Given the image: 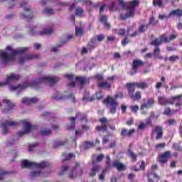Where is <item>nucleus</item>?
I'll return each instance as SVG.
<instances>
[{"label":"nucleus","instance_id":"obj_1","mask_svg":"<svg viewBox=\"0 0 182 182\" xmlns=\"http://www.w3.org/2000/svg\"><path fill=\"white\" fill-rule=\"evenodd\" d=\"M59 82V77L54 76V77H49V76H43L39 79L33 80L31 82H24L21 84H17L14 86H9L11 90H18V89L21 90L23 89H26L28 87H34L36 88L42 83H50V86H53L55 83Z\"/></svg>","mask_w":182,"mask_h":182},{"label":"nucleus","instance_id":"obj_2","mask_svg":"<svg viewBox=\"0 0 182 182\" xmlns=\"http://www.w3.org/2000/svg\"><path fill=\"white\" fill-rule=\"evenodd\" d=\"M28 50H29V47L19 48L16 50H13L10 54L5 51H0V58L4 65H8L9 62L15 60V56L21 55V53H26Z\"/></svg>","mask_w":182,"mask_h":182},{"label":"nucleus","instance_id":"obj_3","mask_svg":"<svg viewBox=\"0 0 182 182\" xmlns=\"http://www.w3.org/2000/svg\"><path fill=\"white\" fill-rule=\"evenodd\" d=\"M139 0H133L132 1H129L127 3V6H126V9L128 11L127 14H120L121 21H126V19H129V18H132V16H134V11L137 6H139Z\"/></svg>","mask_w":182,"mask_h":182},{"label":"nucleus","instance_id":"obj_4","mask_svg":"<svg viewBox=\"0 0 182 182\" xmlns=\"http://www.w3.org/2000/svg\"><path fill=\"white\" fill-rule=\"evenodd\" d=\"M103 105L109 109V113L111 114H116L117 113V107L119 106V102L116 101L114 98L108 95L105 99L102 100Z\"/></svg>","mask_w":182,"mask_h":182},{"label":"nucleus","instance_id":"obj_5","mask_svg":"<svg viewBox=\"0 0 182 182\" xmlns=\"http://www.w3.org/2000/svg\"><path fill=\"white\" fill-rule=\"evenodd\" d=\"M21 167L22 168H32L33 167H36V168H45V167H50V164L49 162L45 161H41L40 164H37L25 159L21 162Z\"/></svg>","mask_w":182,"mask_h":182},{"label":"nucleus","instance_id":"obj_6","mask_svg":"<svg viewBox=\"0 0 182 182\" xmlns=\"http://www.w3.org/2000/svg\"><path fill=\"white\" fill-rule=\"evenodd\" d=\"M22 123L24 130L17 132V135L19 136V137H22V136L31 133V130H36V129H38V126L32 125L30 122L26 121H22Z\"/></svg>","mask_w":182,"mask_h":182},{"label":"nucleus","instance_id":"obj_7","mask_svg":"<svg viewBox=\"0 0 182 182\" xmlns=\"http://www.w3.org/2000/svg\"><path fill=\"white\" fill-rule=\"evenodd\" d=\"M83 175V169L80 168L79 163H75V166L70 169V173L68 174V178L73 180L75 177H80Z\"/></svg>","mask_w":182,"mask_h":182},{"label":"nucleus","instance_id":"obj_8","mask_svg":"<svg viewBox=\"0 0 182 182\" xmlns=\"http://www.w3.org/2000/svg\"><path fill=\"white\" fill-rule=\"evenodd\" d=\"M18 126H19V122H9V120H6L1 124L3 134H8V133H9V131L8 130V127H12L13 129H17Z\"/></svg>","mask_w":182,"mask_h":182},{"label":"nucleus","instance_id":"obj_9","mask_svg":"<svg viewBox=\"0 0 182 182\" xmlns=\"http://www.w3.org/2000/svg\"><path fill=\"white\" fill-rule=\"evenodd\" d=\"M141 66H144V62L141 60H134L132 62V70L128 73L129 75L134 76V75H136L139 72V68H141Z\"/></svg>","mask_w":182,"mask_h":182},{"label":"nucleus","instance_id":"obj_10","mask_svg":"<svg viewBox=\"0 0 182 182\" xmlns=\"http://www.w3.org/2000/svg\"><path fill=\"white\" fill-rule=\"evenodd\" d=\"M105 97V95H103V91L100 90L95 93V96L92 95V97H89L87 95H84L82 97V101L87 100V102H95V100H102Z\"/></svg>","mask_w":182,"mask_h":182},{"label":"nucleus","instance_id":"obj_11","mask_svg":"<svg viewBox=\"0 0 182 182\" xmlns=\"http://www.w3.org/2000/svg\"><path fill=\"white\" fill-rule=\"evenodd\" d=\"M21 79V75H15L14 73H11L9 75L6 76V79L5 82H0V87L2 86H6V85H9L11 82H15L16 80H19Z\"/></svg>","mask_w":182,"mask_h":182},{"label":"nucleus","instance_id":"obj_12","mask_svg":"<svg viewBox=\"0 0 182 182\" xmlns=\"http://www.w3.org/2000/svg\"><path fill=\"white\" fill-rule=\"evenodd\" d=\"M72 97L71 100L73 102L76 103V97L73 96V93H69L67 95H62L59 92H56L53 95V99L55 100H65V99H69Z\"/></svg>","mask_w":182,"mask_h":182},{"label":"nucleus","instance_id":"obj_13","mask_svg":"<svg viewBox=\"0 0 182 182\" xmlns=\"http://www.w3.org/2000/svg\"><path fill=\"white\" fill-rule=\"evenodd\" d=\"M100 123H101L100 125H98L95 127L96 132H107V118L106 117H102L99 119Z\"/></svg>","mask_w":182,"mask_h":182},{"label":"nucleus","instance_id":"obj_14","mask_svg":"<svg viewBox=\"0 0 182 182\" xmlns=\"http://www.w3.org/2000/svg\"><path fill=\"white\" fill-rule=\"evenodd\" d=\"M2 102L7 106V107L2 109L3 113H9V112H12L13 109H15V103H14L12 100L4 99Z\"/></svg>","mask_w":182,"mask_h":182},{"label":"nucleus","instance_id":"obj_15","mask_svg":"<svg viewBox=\"0 0 182 182\" xmlns=\"http://www.w3.org/2000/svg\"><path fill=\"white\" fill-rule=\"evenodd\" d=\"M171 157V151H167L161 154L158 157V161L161 164H166L168 161V159Z\"/></svg>","mask_w":182,"mask_h":182},{"label":"nucleus","instance_id":"obj_16","mask_svg":"<svg viewBox=\"0 0 182 182\" xmlns=\"http://www.w3.org/2000/svg\"><path fill=\"white\" fill-rule=\"evenodd\" d=\"M24 11L26 12V15L23 13L20 14V17L22 19H26L27 22H31L32 21V18H33V12L31 10V8L24 7Z\"/></svg>","mask_w":182,"mask_h":182},{"label":"nucleus","instance_id":"obj_17","mask_svg":"<svg viewBox=\"0 0 182 182\" xmlns=\"http://www.w3.org/2000/svg\"><path fill=\"white\" fill-rule=\"evenodd\" d=\"M150 45H151L152 46H155L154 49V56H157V55H160L159 46L162 45L161 40H159V38H156L151 42Z\"/></svg>","mask_w":182,"mask_h":182},{"label":"nucleus","instance_id":"obj_18","mask_svg":"<svg viewBox=\"0 0 182 182\" xmlns=\"http://www.w3.org/2000/svg\"><path fill=\"white\" fill-rule=\"evenodd\" d=\"M33 59H39V55L36 54H31L25 57H21L18 58V63H20V65H23L26 60H33Z\"/></svg>","mask_w":182,"mask_h":182},{"label":"nucleus","instance_id":"obj_19","mask_svg":"<svg viewBox=\"0 0 182 182\" xmlns=\"http://www.w3.org/2000/svg\"><path fill=\"white\" fill-rule=\"evenodd\" d=\"M129 97H133V94L136 90V82H128L126 84Z\"/></svg>","mask_w":182,"mask_h":182},{"label":"nucleus","instance_id":"obj_20","mask_svg":"<svg viewBox=\"0 0 182 182\" xmlns=\"http://www.w3.org/2000/svg\"><path fill=\"white\" fill-rule=\"evenodd\" d=\"M136 133V129H131L129 131L126 128H122L121 131V137H132L133 134Z\"/></svg>","mask_w":182,"mask_h":182},{"label":"nucleus","instance_id":"obj_21","mask_svg":"<svg viewBox=\"0 0 182 182\" xmlns=\"http://www.w3.org/2000/svg\"><path fill=\"white\" fill-rule=\"evenodd\" d=\"M96 162L92 161V167L90 171L89 176L90 177H95L97 173H99L100 170V165H95ZM95 165V166H94Z\"/></svg>","mask_w":182,"mask_h":182},{"label":"nucleus","instance_id":"obj_22","mask_svg":"<svg viewBox=\"0 0 182 182\" xmlns=\"http://www.w3.org/2000/svg\"><path fill=\"white\" fill-rule=\"evenodd\" d=\"M170 0H153L154 6H157L158 8H164L166 4H168Z\"/></svg>","mask_w":182,"mask_h":182},{"label":"nucleus","instance_id":"obj_23","mask_svg":"<svg viewBox=\"0 0 182 182\" xmlns=\"http://www.w3.org/2000/svg\"><path fill=\"white\" fill-rule=\"evenodd\" d=\"M112 167L117 168L118 171H123L124 170H126V165L120 163L117 160L113 161Z\"/></svg>","mask_w":182,"mask_h":182},{"label":"nucleus","instance_id":"obj_24","mask_svg":"<svg viewBox=\"0 0 182 182\" xmlns=\"http://www.w3.org/2000/svg\"><path fill=\"white\" fill-rule=\"evenodd\" d=\"M154 132L156 133V140H160L163 139V127L161 126H156L154 129Z\"/></svg>","mask_w":182,"mask_h":182},{"label":"nucleus","instance_id":"obj_25","mask_svg":"<svg viewBox=\"0 0 182 182\" xmlns=\"http://www.w3.org/2000/svg\"><path fill=\"white\" fill-rule=\"evenodd\" d=\"M154 105V98H149L146 103L141 105V110H144V109H150Z\"/></svg>","mask_w":182,"mask_h":182},{"label":"nucleus","instance_id":"obj_26","mask_svg":"<svg viewBox=\"0 0 182 182\" xmlns=\"http://www.w3.org/2000/svg\"><path fill=\"white\" fill-rule=\"evenodd\" d=\"M39 100L37 97H33L31 99L23 98L21 100V102L24 105L27 103V105H35V103H38Z\"/></svg>","mask_w":182,"mask_h":182},{"label":"nucleus","instance_id":"obj_27","mask_svg":"<svg viewBox=\"0 0 182 182\" xmlns=\"http://www.w3.org/2000/svg\"><path fill=\"white\" fill-rule=\"evenodd\" d=\"M69 122H70V126L67 125V130H75L76 129V118L75 117H69Z\"/></svg>","mask_w":182,"mask_h":182},{"label":"nucleus","instance_id":"obj_28","mask_svg":"<svg viewBox=\"0 0 182 182\" xmlns=\"http://www.w3.org/2000/svg\"><path fill=\"white\" fill-rule=\"evenodd\" d=\"M97 47V44H96V39L91 38L90 41L87 43V48L88 50H93V49Z\"/></svg>","mask_w":182,"mask_h":182},{"label":"nucleus","instance_id":"obj_29","mask_svg":"<svg viewBox=\"0 0 182 182\" xmlns=\"http://www.w3.org/2000/svg\"><path fill=\"white\" fill-rule=\"evenodd\" d=\"M148 177V182H154V178H158V180H160V177L156 174L154 172H149L147 173Z\"/></svg>","mask_w":182,"mask_h":182},{"label":"nucleus","instance_id":"obj_30","mask_svg":"<svg viewBox=\"0 0 182 182\" xmlns=\"http://www.w3.org/2000/svg\"><path fill=\"white\" fill-rule=\"evenodd\" d=\"M158 102L161 106H166L167 105H170L173 102H170L167 98L164 97H158Z\"/></svg>","mask_w":182,"mask_h":182},{"label":"nucleus","instance_id":"obj_31","mask_svg":"<svg viewBox=\"0 0 182 182\" xmlns=\"http://www.w3.org/2000/svg\"><path fill=\"white\" fill-rule=\"evenodd\" d=\"M75 117H80V122H87V115L81 112H77Z\"/></svg>","mask_w":182,"mask_h":182},{"label":"nucleus","instance_id":"obj_32","mask_svg":"<svg viewBox=\"0 0 182 182\" xmlns=\"http://www.w3.org/2000/svg\"><path fill=\"white\" fill-rule=\"evenodd\" d=\"M76 82H78L80 83L81 86H84V85H86V82H87V79L86 77H82V76H77L75 77Z\"/></svg>","mask_w":182,"mask_h":182},{"label":"nucleus","instance_id":"obj_33","mask_svg":"<svg viewBox=\"0 0 182 182\" xmlns=\"http://www.w3.org/2000/svg\"><path fill=\"white\" fill-rule=\"evenodd\" d=\"M171 16H178V18H182V10L176 9L170 12Z\"/></svg>","mask_w":182,"mask_h":182},{"label":"nucleus","instance_id":"obj_34","mask_svg":"<svg viewBox=\"0 0 182 182\" xmlns=\"http://www.w3.org/2000/svg\"><path fill=\"white\" fill-rule=\"evenodd\" d=\"M178 110H180V109H176V110L172 111L170 107H166V108H165V109L163 112V114H164L165 116H171V114H173V113H177V112H178Z\"/></svg>","mask_w":182,"mask_h":182},{"label":"nucleus","instance_id":"obj_35","mask_svg":"<svg viewBox=\"0 0 182 182\" xmlns=\"http://www.w3.org/2000/svg\"><path fill=\"white\" fill-rule=\"evenodd\" d=\"M98 87H102L103 89H112V84L105 81L98 84Z\"/></svg>","mask_w":182,"mask_h":182},{"label":"nucleus","instance_id":"obj_36","mask_svg":"<svg viewBox=\"0 0 182 182\" xmlns=\"http://www.w3.org/2000/svg\"><path fill=\"white\" fill-rule=\"evenodd\" d=\"M38 33L41 36L43 35H50V33H53V28H44V30L43 31H39Z\"/></svg>","mask_w":182,"mask_h":182},{"label":"nucleus","instance_id":"obj_37","mask_svg":"<svg viewBox=\"0 0 182 182\" xmlns=\"http://www.w3.org/2000/svg\"><path fill=\"white\" fill-rule=\"evenodd\" d=\"M16 0H2L1 2H6V5L8 6L9 9H12L15 6Z\"/></svg>","mask_w":182,"mask_h":182},{"label":"nucleus","instance_id":"obj_38","mask_svg":"<svg viewBox=\"0 0 182 182\" xmlns=\"http://www.w3.org/2000/svg\"><path fill=\"white\" fill-rule=\"evenodd\" d=\"M128 154L131 157L132 163H136V161H137V155H136L134 152L130 149H128Z\"/></svg>","mask_w":182,"mask_h":182},{"label":"nucleus","instance_id":"obj_39","mask_svg":"<svg viewBox=\"0 0 182 182\" xmlns=\"http://www.w3.org/2000/svg\"><path fill=\"white\" fill-rule=\"evenodd\" d=\"M107 161H105L106 167L105 168H107V170H110L112 168V165L111 164V159H110V155H107L106 156Z\"/></svg>","mask_w":182,"mask_h":182},{"label":"nucleus","instance_id":"obj_40","mask_svg":"<svg viewBox=\"0 0 182 182\" xmlns=\"http://www.w3.org/2000/svg\"><path fill=\"white\" fill-rule=\"evenodd\" d=\"M149 29V24H141L138 31L139 32V33H144V32H146V31H147Z\"/></svg>","mask_w":182,"mask_h":182},{"label":"nucleus","instance_id":"obj_41","mask_svg":"<svg viewBox=\"0 0 182 182\" xmlns=\"http://www.w3.org/2000/svg\"><path fill=\"white\" fill-rule=\"evenodd\" d=\"M159 39L161 43H170V40L168 39V37L166 36V34L161 35Z\"/></svg>","mask_w":182,"mask_h":182},{"label":"nucleus","instance_id":"obj_42","mask_svg":"<svg viewBox=\"0 0 182 182\" xmlns=\"http://www.w3.org/2000/svg\"><path fill=\"white\" fill-rule=\"evenodd\" d=\"M136 87L138 89H146L147 87V84L144 82H135Z\"/></svg>","mask_w":182,"mask_h":182},{"label":"nucleus","instance_id":"obj_43","mask_svg":"<svg viewBox=\"0 0 182 182\" xmlns=\"http://www.w3.org/2000/svg\"><path fill=\"white\" fill-rule=\"evenodd\" d=\"M105 35L104 34H100V35H97L94 37H92V39H95V42L97 41V42H102L103 41H105Z\"/></svg>","mask_w":182,"mask_h":182},{"label":"nucleus","instance_id":"obj_44","mask_svg":"<svg viewBox=\"0 0 182 182\" xmlns=\"http://www.w3.org/2000/svg\"><path fill=\"white\" fill-rule=\"evenodd\" d=\"M63 156H65V160L63 161V163H65L68 160H70V159H73V158L75 159V157H76V155H75V154H73L72 153H70L67 156H65V153H63Z\"/></svg>","mask_w":182,"mask_h":182},{"label":"nucleus","instance_id":"obj_45","mask_svg":"<svg viewBox=\"0 0 182 182\" xmlns=\"http://www.w3.org/2000/svg\"><path fill=\"white\" fill-rule=\"evenodd\" d=\"M9 174H11V172L1 170L0 171V181L5 178V176H9Z\"/></svg>","mask_w":182,"mask_h":182},{"label":"nucleus","instance_id":"obj_46","mask_svg":"<svg viewBox=\"0 0 182 182\" xmlns=\"http://www.w3.org/2000/svg\"><path fill=\"white\" fill-rule=\"evenodd\" d=\"M83 13H84L83 9H82L80 7H77L75 9V15H76V16L82 17V16H83Z\"/></svg>","mask_w":182,"mask_h":182},{"label":"nucleus","instance_id":"obj_47","mask_svg":"<svg viewBox=\"0 0 182 182\" xmlns=\"http://www.w3.org/2000/svg\"><path fill=\"white\" fill-rule=\"evenodd\" d=\"M109 169L107 168H104L101 173V174L99 176V180L100 181H105V176H106V172L108 171Z\"/></svg>","mask_w":182,"mask_h":182},{"label":"nucleus","instance_id":"obj_48","mask_svg":"<svg viewBox=\"0 0 182 182\" xmlns=\"http://www.w3.org/2000/svg\"><path fill=\"white\" fill-rule=\"evenodd\" d=\"M69 170V166H63L60 170L59 176H63L66 171Z\"/></svg>","mask_w":182,"mask_h":182},{"label":"nucleus","instance_id":"obj_49","mask_svg":"<svg viewBox=\"0 0 182 182\" xmlns=\"http://www.w3.org/2000/svg\"><path fill=\"white\" fill-rule=\"evenodd\" d=\"M131 99H134V100H140L141 99V93H140V91H137L135 95L133 94V97H130Z\"/></svg>","mask_w":182,"mask_h":182},{"label":"nucleus","instance_id":"obj_50","mask_svg":"<svg viewBox=\"0 0 182 182\" xmlns=\"http://www.w3.org/2000/svg\"><path fill=\"white\" fill-rule=\"evenodd\" d=\"M66 143H68V141H55L54 142V147H59L60 146H64L65 144H66Z\"/></svg>","mask_w":182,"mask_h":182},{"label":"nucleus","instance_id":"obj_51","mask_svg":"<svg viewBox=\"0 0 182 182\" xmlns=\"http://www.w3.org/2000/svg\"><path fill=\"white\" fill-rule=\"evenodd\" d=\"M83 35V29L80 27L75 28V36H82Z\"/></svg>","mask_w":182,"mask_h":182},{"label":"nucleus","instance_id":"obj_52","mask_svg":"<svg viewBox=\"0 0 182 182\" xmlns=\"http://www.w3.org/2000/svg\"><path fill=\"white\" fill-rule=\"evenodd\" d=\"M93 146H94L93 142L85 141V150H89V149H90V147H93Z\"/></svg>","mask_w":182,"mask_h":182},{"label":"nucleus","instance_id":"obj_53","mask_svg":"<svg viewBox=\"0 0 182 182\" xmlns=\"http://www.w3.org/2000/svg\"><path fill=\"white\" fill-rule=\"evenodd\" d=\"M178 59H180V57H178V55H171L168 58L169 62H173V63L177 62V60H178Z\"/></svg>","mask_w":182,"mask_h":182},{"label":"nucleus","instance_id":"obj_54","mask_svg":"<svg viewBox=\"0 0 182 182\" xmlns=\"http://www.w3.org/2000/svg\"><path fill=\"white\" fill-rule=\"evenodd\" d=\"M172 148L173 149V150H176L177 151H182V146H180V144H173Z\"/></svg>","mask_w":182,"mask_h":182},{"label":"nucleus","instance_id":"obj_55","mask_svg":"<svg viewBox=\"0 0 182 182\" xmlns=\"http://www.w3.org/2000/svg\"><path fill=\"white\" fill-rule=\"evenodd\" d=\"M94 78H95L99 82H103V80H105V77L103 76V75H100V74H97L95 75Z\"/></svg>","mask_w":182,"mask_h":182},{"label":"nucleus","instance_id":"obj_56","mask_svg":"<svg viewBox=\"0 0 182 182\" xmlns=\"http://www.w3.org/2000/svg\"><path fill=\"white\" fill-rule=\"evenodd\" d=\"M171 16V15H170V13H169L168 15H161L160 14L158 16V18L161 21H164V19H168Z\"/></svg>","mask_w":182,"mask_h":182},{"label":"nucleus","instance_id":"obj_57","mask_svg":"<svg viewBox=\"0 0 182 182\" xmlns=\"http://www.w3.org/2000/svg\"><path fill=\"white\" fill-rule=\"evenodd\" d=\"M145 122H146L145 126H149V127H153V122H151V118H150V117L146 118Z\"/></svg>","mask_w":182,"mask_h":182},{"label":"nucleus","instance_id":"obj_58","mask_svg":"<svg viewBox=\"0 0 182 182\" xmlns=\"http://www.w3.org/2000/svg\"><path fill=\"white\" fill-rule=\"evenodd\" d=\"M128 43H130V41L129 40V37L127 36L122 41V46H126Z\"/></svg>","mask_w":182,"mask_h":182},{"label":"nucleus","instance_id":"obj_59","mask_svg":"<svg viewBox=\"0 0 182 182\" xmlns=\"http://www.w3.org/2000/svg\"><path fill=\"white\" fill-rule=\"evenodd\" d=\"M52 134V131H50V129H46V130L41 131L42 136H49V134Z\"/></svg>","mask_w":182,"mask_h":182},{"label":"nucleus","instance_id":"obj_60","mask_svg":"<svg viewBox=\"0 0 182 182\" xmlns=\"http://www.w3.org/2000/svg\"><path fill=\"white\" fill-rule=\"evenodd\" d=\"M41 176V171H33L31 173V178H35V177H39Z\"/></svg>","mask_w":182,"mask_h":182},{"label":"nucleus","instance_id":"obj_61","mask_svg":"<svg viewBox=\"0 0 182 182\" xmlns=\"http://www.w3.org/2000/svg\"><path fill=\"white\" fill-rule=\"evenodd\" d=\"M100 22H101L102 23H105L107 22V16L106 15L101 16L100 18Z\"/></svg>","mask_w":182,"mask_h":182},{"label":"nucleus","instance_id":"obj_62","mask_svg":"<svg viewBox=\"0 0 182 182\" xmlns=\"http://www.w3.org/2000/svg\"><path fill=\"white\" fill-rule=\"evenodd\" d=\"M65 43H66V41L62 42L61 44L58 45L56 47H54L51 50V52H58V50H59V48H60V46H62V45H65Z\"/></svg>","mask_w":182,"mask_h":182},{"label":"nucleus","instance_id":"obj_63","mask_svg":"<svg viewBox=\"0 0 182 182\" xmlns=\"http://www.w3.org/2000/svg\"><path fill=\"white\" fill-rule=\"evenodd\" d=\"M45 14H48V15H53V9L50 8H46L44 10Z\"/></svg>","mask_w":182,"mask_h":182},{"label":"nucleus","instance_id":"obj_64","mask_svg":"<svg viewBox=\"0 0 182 182\" xmlns=\"http://www.w3.org/2000/svg\"><path fill=\"white\" fill-rule=\"evenodd\" d=\"M155 18H154V16H151L150 18H149V26H150V25H153V26H154L156 25V21H154Z\"/></svg>","mask_w":182,"mask_h":182}]
</instances>
